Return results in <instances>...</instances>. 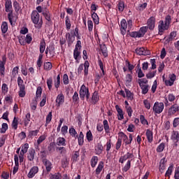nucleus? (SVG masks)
Instances as JSON below:
<instances>
[{
    "label": "nucleus",
    "mask_w": 179,
    "mask_h": 179,
    "mask_svg": "<svg viewBox=\"0 0 179 179\" xmlns=\"http://www.w3.org/2000/svg\"><path fill=\"white\" fill-rule=\"evenodd\" d=\"M77 40L80 41L81 37L80 34H79V28L76 27L74 30H71V33L67 32L66 34V38H67V44L68 47H71L72 44L75 41V38Z\"/></svg>",
    "instance_id": "nucleus-1"
},
{
    "label": "nucleus",
    "mask_w": 179,
    "mask_h": 179,
    "mask_svg": "<svg viewBox=\"0 0 179 179\" xmlns=\"http://www.w3.org/2000/svg\"><path fill=\"white\" fill-rule=\"evenodd\" d=\"M31 19L32 23H34L35 29H41L43 27V20H40V14L37 10H33L31 14Z\"/></svg>",
    "instance_id": "nucleus-2"
},
{
    "label": "nucleus",
    "mask_w": 179,
    "mask_h": 179,
    "mask_svg": "<svg viewBox=\"0 0 179 179\" xmlns=\"http://www.w3.org/2000/svg\"><path fill=\"white\" fill-rule=\"evenodd\" d=\"M127 32L129 33V36L132 37V38H141L142 37H145V34L148 33V28L146 27H141L137 31L129 32V30H128Z\"/></svg>",
    "instance_id": "nucleus-3"
},
{
    "label": "nucleus",
    "mask_w": 179,
    "mask_h": 179,
    "mask_svg": "<svg viewBox=\"0 0 179 179\" xmlns=\"http://www.w3.org/2000/svg\"><path fill=\"white\" fill-rule=\"evenodd\" d=\"M164 110V103L163 102L156 101L152 107L155 114H162Z\"/></svg>",
    "instance_id": "nucleus-4"
},
{
    "label": "nucleus",
    "mask_w": 179,
    "mask_h": 179,
    "mask_svg": "<svg viewBox=\"0 0 179 179\" xmlns=\"http://www.w3.org/2000/svg\"><path fill=\"white\" fill-rule=\"evenodd\" d=\"M155 24H156V17H150L147 21V26L143 27H146L147 31L148 29L151 31H153V30H155Z\"/></svg>",
    "instance_id": "nucleus-5"
},
{
    "label": "nucleus",
    "mask_w": 179,
    "mask_h": 179,
    "mask_svg": "<svg viewBox=\"0 0 179 179\" xmlns=\"http://www.w3.org/2000/svg\"><path fill=\"white\" fill-rule=\"evenodd\" d=\"M169 27L166 25L164 20H160L158 22V33L159 36H163V33L166 31V30H169Z\"/></svg>",
    "instance_id": "nucleus-6"
},
{
    "label": "nucleus",
    "mask_w": 179,
    "mask_h": 179,
    "mask_svg": "<svg viewBox=\"0 0 179 179\" xmlns=\"http://www.w3.org/2000/svg\"><path fill=\"white\" fill-rule=\"evenodd\" d=\"M89 92V87H87L85 84L81 85L80 89V98L82 100H85V96H86V94Z\"/></svg>",
    "instance_id": "nucleus-7"
},
{
    "label": "nucleus",
    "mask_w": 179,
    "mask_h": 179,
    "mask_svg": "<svg viewBox=\"0 0 179 179\" xmlns=\"http://www.w3.org/2000/svg\"><path fill=\"white\" fill-rule=\"evenodd\" d=\"M128 159H134V154L130 152H127L126 155L120 157L119 163H121V164H124V162H127Z\"/></svg>",
    "instance_id": "nucleus-8"
},
{
    "label": "nucleus",
    "mask_w": 179,
    "mask_h": 179,
    "mask_svg": "<svg viewBox=\"0 0 179 179\" xmlns=\"http://www.w3.org/2000/svg\"><path fill=\"white\" fill-rule=\"evenodd\" d=\"M65 103V96L64 94H59L57 95L56 99V106L57 107H60L61 104H64Z\"/></svg>",
    "instance_id": "nucleus-9"
},
{
    "label": "nucleus",
    "mask_w": 179,
    "mask_h": 179,
    "mask_svg": "<svg viewBox=\"0 0 179 179\" xmlns=\"http://www.w3.org/2000/svg\"><path fill=\"white\" fill-rule=\"evenodd\" d=\"M37 173H38V166H33L28 175H27V177L28 178H33L34 177V176H36L37 174Z\"/></svg>",
    "instance_id": "nucleus-10"
},
{
    "label": "nucleus",
    "mask_w": 179,
    "mask_h": 179,
    "mask_svg": "<svg viewBox=\"0 0 179 179\" xmlns=\"http://www.w3.org/2000/svg\"><path fill=\"white\" fill-rule=\"evenodd\" d=\"M43 163L46 169V171L48 173H50V171L52 170V164L51 163V162L47 159H44L43 160Z\"/></svg>",
    "instance_id": "nucleus-11"
},
{
    "label": "nucleus",
    "mask_w": 179,
    "mask_h": 179,
    "mask_svg": "<svg viewBox=\"0 0 179 179\" xmlns=\"http://www.w3.org/2000/svg\"><path fill=\"white\" fill-rule=\"evenodd\" d=\"M8 19L11 26H13V23H16V20H17V17L13 15V11H10L8 14Z\"/></svg>",
    "instance_id": "nucleus-12"
},
{
    "label": "nucleus",
    "mask_w": 179,
    "mask_h": 179,
    "mask_svg": "<svg viewBox=\"0 0 179 179\" xmlns=\"http://www.w3.org/2000/svg\"><path fill=\"white\" fill-rule=\"evenodd\" d=\"M136 54L137 55H148L149 51L145 50V48H137L135 50Z\"/></svg>",
    "instance_id": "nucleus-13"
},
{
    "label": "nucleus",
    "mask_w": 179,
    "mask_h": 179,
    "mask_svg": "<svg viewBox=\"0 0 179 179\" xmlns=\"http://www.w3.org/2000/svg\"><path fill=\"white\" fill-rule=\"evenodd\" d=\"M115 108L117 113L118 120L119 121H122V120H124V111H122V109L118 105L115 106Z\"/></svg>",
    "instance_id": "nucleus-14"
},
{
    "label": "nucleus",
    "mask_w": 179,
    "mask_h": 179,
    "mask_svg": "<svg viewBox=\"0 0 179 179\" xmlns=\"http://www.w3.org/2000/svg\"><path fill=\"white\" fill-rule=\"evenodd\" d=\"M73 58L76 60V62L79 64V61L82 58V56L80 55V51L79 50H73Z\"/></svg>",
    "instance_id": "nucleus-15"
},
{
    "label": "nucleus",
    "mask_w": 179,
    "mask_h": 179,
    "mask_svg": "<svg viewBox=\"0 0 179 179\" xmlns=\"http://www.w3.org/2000/svg\"><path fill=\"white\" fill-rule=\"evenodd\" d=\"M57 146H66V140L64 137H59L56 140Z\"/></svg>",
    "instance_id": "nucleus-16"
},
{
    "label": "nucleus",
    "mask_w": 179,
    "mask_h": 179,
    "mask_svg": "<svg viewBox=\"0 0 179 179\" xmlns=\"http://www.w3.org/2000/svg\"><path fill=\"white\" fill-rule=\"evenodd\" d=\"M99 100H100V96H99V92L97 91H95L92 96V104H97Z\"/></svg>",
    "instance_id": "nucleus-17"
},
{
    "label": "nucleus",
    "mask_w": 179,
    "mask_h": 179,
    "mask_svg": "<svg viewBox=\"0 0 179 179\" xmlns=\"http://www.w3.org/2000/svg\"><path fill=\"white\" fill-rule=\"evenodd\" d=\"M101 51L104 57V58H107L108 57V52L107 51V46L106 44H100Z\"/></svg>",
    "instance_id": "nucleus-18"
},
{
    "label": "nucleus",
    "mask_w": 179,
    "mask_h": 179,
    "mask_svg": "<svg viewBox=\"0 0 179 179\" xmlns=\"http://www.w3.org/2000/svg\"><path fill=\"white\" fill-rule=\"evenodd\" d=\"M103 149H104V147H103V144H101V143H97L96 146L95 147L96 155H101V153H103Z\"/></svg>",
    "instance_id": "nucleus-19"
},
{
    "label": "nucleus",
    "mask_w": 179,
    "mask_h": 179,
    "mask_svg": "<svg viewBox=\"0 0 179 179\" xmlns=\"http://www.w3.org/2000/svg\"><path fill=\"white\" fill-rule=\"evenodd\" d=\"M31 120V115L30 113H27L24 117V127H29V124H30V121Z\"/></svg>",
    "instance_id": "nucleus-20"
},
{
    "label": "nucleus",
    "mask_w": 179,
    "mask_h": 179,
    "mask_svg": "<svg viewBox=\"0 0 179 179\" xmlns=\"http://www.w3.org/2000/svg\"><path fill=\"white\" fill-rule=\"evenodd\" d=\"M145 135L149 143H152L153 142V132L150 129H147Z\"/></svg>",
    "instance_id": "nucleus-21"
},
{
    "label": "nucleus",
    "mask_w": 179,
    "mask_h": 179,
    "mask_svg": "<svg viewBox=\"0 0 179 179\" xmlns=\"http://www.w3.org/2000/svg\"><path fill=\"white\" fill-rule=\"evenodd\" d=\"M177 112H178L177 109V103H174L169 109V114H170V115H174V114H176Z\"/></svg>",
    "instance_id": "nucleus-22"
},
{
    "label": "nucleus",
    "mask_w": 179,
    "mask_h": 179,
    "mask_svg": "<svg viewBox=\"0 0 179 179\" xmlns=\"http://www.w3.org/2000/svg\"><path fill=\"white\" fill-rule=\"evenodd\" d=\"M171 139L173 141V142H178L179 141V133L178 131H173L171 136Z\"/></svg>",
    "instance_id": "nucleus-23"
},
{
    "label": "nucleus",
    "mask_w": 179,
    "mask_h": 179,
    "mask_svg": "<svg viewBox=\"0 0 179 179\" xmlns=\"http://www.w3.org/2000/svg\"><path fill=\"white\" fill-rule=\"evenodd\" d=\"M124 92L126 93V97L127 98V100L132 101V100H134V93L131 92V90L127 88H124Z\"/></svg>",
    "instance_id": "nucleus-24"
},
{
    "label": "nucleus",
    "mask_w": 179,
    "mask_h": 179,
    "mask_svg": "<svg viewBox=\"0 0 179 179\" xmlns=\"http://www.w3.org/2000/svg\"><path fill=\"white\" fill-rule=\"evenodd\" d=\"M36 155V150L34 149H31L29 150L27 159L29 162H33L34 160V155Z\"/></svg>",
    "instance_id": "nucleus-25"
},
{
    "label": "nucleus",
    "mask_w": 179,
    "mask_h": 179,
    "mask_svg": "<svg viewBox=\"0 0 179 179\" xmlns=\"http://www.w3.org/2000/svg\"><path fill=\"white\" fill-rule=\"evenodd\" d=\"M43 55H39L38 60L36 62V68L40 71L41 66H43Z\"/></svg>",
    "instance_id": "nucleus-26"
},
{
    "label": "nucleus",
    "mask_w": 179,
    "mask_h": 179,
    "mask_svg": "<svg viewBox=\"0 0 179 179\" xmlns=\"http://www.w3.org/2000/svg\"><path fill=\"white\" fill-rule=\"evenodd\" d=\"M92 19L94 23V24H99L100 23V18L99 15L95 12L92 13Z\"/></svg>",
    "instance_id": "nucleus-27"
},
{
    "label": "nucleus",
    "mask_w": 179,
    "mask_h": 179,
    "mask_svg": "<svg viewBox=\"0 0 179 179\" xmlns=\"http://www.w3.org/2000/svg\"><path fill=\"white\" fill-rule=\"evenodd\" d=\"M85 136L83 135V132L80 131L79 136L78 138V142L79 146H83V143H85V140H84Z\"/></svg>",
    "instance_id": "nucleus-28"
},
{
    "label": "nucleus",
    "mask_w": 179,
    "mask_h": 179,
    "mask_svg": "<svg viewBox=\"0 0 179 179\" xmlns=\"http://www.w3.org/2000/svg\"><path fill=\"white\" fill-rule=\"evenodd\" d=\"M42 15L44 16L45 20L48 22H51V14L50 13V11L48 10L42 11Z\"/></svg>",
    "instance_id": "nucleus-29"
},
{
    "label": "nucleus",
    "mask_w": 179,
    "mask_h": 179,
    "mask_svg": "<svg viewBox=\"0 0 179 179\" xmlns=\"http://www.w3.org/2000/svg\"><path fill=\"white\" fill-rule=\"evenodd\" d=\"M6 12H12V1L7 0L5 4Z\"/></svg>",
    "instance_id": "nucleus-30"
},
{
    "label": "nucleus",
    "mask_w": 179,
    "mask_h": 179,
    "mask_svg": "<svg viewBox=\"0 0 179 179\" xmlns=\"http://www.w3.org/2000/svg\"><path fill=\"white\" fill-rule=\"evenodd\" d=\"M38 132H40L39 129L29 131L28 134V138L33 139L34 136H37V135H38Z\"/></svg>",
    "instance_id": "nucleus-31"
},
{
    "label": "nucleus",
    "mask_w": 179,
    "mask_h": 179,
    "mask_svg": "<svg viewBox=\"0 0 179 179\" xmlns=\"http://www.w3.org/2000/svg\"><path fill=\"white\" fill-rule=\"evenodd\" d=\"M89 66H90V63H89V61L86 60L84 63L85 76H87V75H89Z\"/></svg>",
    "instance_id": "nucleus-32"
},
{
    "label": "nucleus",
    "mask_w": 179,
    "mask_h": 179,
    "mask_svg": "<svg viewBox=\"0 0 179 179\" xmlns=\"http://www.w3.org/2000/svg\"><path fill=\"white\" fill-rule=\"evenodd\" d=\"M117 8L119 12H124V9H125V3H124V1L120 0L118 1Z\"/></svg>",
    "instance_id": "nucleus-33"
},
{
    "label": "nucleus",
    "mask_w": 179,
    "mask_h": 179,
    "mask_svg": "<svg viewBox=\"0 0 179 179\" xmlns=\"http://www.w3.org/2000/svg\"><path fill=\"white\" fill-rule=\"evenodd\" d=\"M39 51L41 55L44 54V52L45 51V41H41L40 42V48H39Z\"/></svg>",
    "instance_id": "nucleus-34"
},
{
    "label": "nucleus",
    "mask_w": 179,
    "mask_h": 179,
    "mask_svg": "<svg viewBox=\"0 0 179 179\" xmlns=\"http://www.w3.org/2000/svg\"><path fill=\"white\" fill-rule=\"evenodd\" d=\"M159 169V171H163V170L166 169V158H162L160 160Z\"/></svg>",
    "instance_id": "nucleus-35"
},
{
    "label": "nucleus",
    "mask_w": 179,
    "mask_h": 179,
    "mask_svg": "<svg viewBox=\"0 0 179 179\" xmlns=\"http://www.w3.org/2000/svg\"><path fill=\"white\" fill-rule=\"evenodd\" d=\"M141 89L142 94H148L149 92V85H139Z\"/></svg>",
    "instance_id": "nucleus-36"
},
{
    "label": "nucleus",
    "mask_w": 179,
    "mask_h": 179,
    "mask_svg": "<svg viewBox=\"0 0 179 179\" xmlns=\"http://www.w3.org/2000/svg\"><path fill=\"white\" fill-rule=\"evenodd\" d=\"M28 150H29V143H25L22 146H21V151L20 154L26 155V153H27Z\"/></svg>",
    "instance_id": "nucleus-37"
},
{
    "label": "nucleus",
    "mask_w": 179,
    "mask_h": 179,
    "mask_svg": "<svg viewBox=\"0 0 179 179\" xmlns=\"http://www.w3.org/2000/svg\"><path fill=\"white\" fill-rule=\"evenodd\" d=\"M103 167H104V163L103 162H99V164L95 171L96 176H99V174H100V173H101V170H103Z\"/></svg>",
    "instance_id": "nucleus-38"
},
{
    "label": "nucleus",
    "mask_w": 179,
    "mask_h": 179,
    "mask_svg": "<svg viewBox=\"0 0 179 179\" xmlns=\"http://www.w3.org/2000/svg\"><path fill=\"white\" fill-rule=\"evenodd\" d=\"M176 37H177V32L173 31L170 33L169 37L166 39V42L170 43V41H173Z\"/></svg>",
    "instance_id": "nucleus-39"
},
{
    "label": "nucleus",
    "mask_w": 179,
    "mask_h": 179,
    "mask_svg": "<svg viewBox=\"0 0 179 179\" xmlns=\"http://www.w3.org/2000/svg\"><path fill=\"white\" fill-rule=\"evenodd\" d=\"M43 69L45 71H51L52 69V63L47 62L44 63Z\"/></svg>",
    "instance_id": "nucleus-40"
},
{
    "label": "nucleus",
    "mask_w": 179,
    "mask_h": 179,
    "mask_svg": "<svg viewBox=\"0 0 179 179\" xmlns=\"http://www.w3.org/2000/svg\"><path fill=\"white\" fill-rule=\"evenodd\" d=\"M65 24L66 30H71L72 24H71V19H69V16L68 15L66 16Z\"/></svg>",
    "instance_id": "nucleus-41"
},
{
    "label": "nucleus",
    "mask_w": 179,
    "mask_h": 179,
    "mask_svg": "<svg viewBox=\"0 0 179 179\" xmlns=\"http://www.w3.org/2000/svg\"><path fill=\"white\" fill-rule=\"evenodd\" d=\"M173 170H174V165L171 164L168 168V170L166 171L165 173V177H170L171 174L173 173Z\"/></svg>",
    "instance_id": "nucleus-42"
},
{
    "label": "nucleus",
    "mask_w": 179,
    "mask_h": 179,
    "mask_svg": "<svg viewBox=\"0 0 179 179\" xmlns=\"http://www.w3.org/2000/svg\"><path fill=\"white\" fill-rule=\"evenodd\" d=\"M98 162H99V157H97V156L92 157L91 159V166L92 168L96 167V165L97 164Z\"/></svg>",
    "instance_id": "nucleus-43"
},
{
    "label": "nucleus",
    "mask_w": 179,
    "mask_h": 179,
    "mask_svg": "<svg viewBox=\"0 0 179 179\" xmlns=\"http://www.w3.org/2000/svg\"><path fill=\"white\" fill-rule=\"evenodd\" d=\"M69 133L72 136V138H78V132H76V130L75 128H73V127H71L69 129Z\"/></svg>",
    "instance_id": "nucleus-44"
},
{
    "label": "nucleus",
    "mask_w": 179,
    "mask_h": 179,
    "mask_svg": "<svg viewBox=\"0 0 179 179\" xmlns=\"http://www.w3.org/2000/svg\"><path fill=\"white\" fill-rule=\"evenodd\" d=\"M131 162H132V160H129V159L127 162L124 166L122 169V171H124V173H127V171H128V170L131 169Z\"/></svg>",
    "instance_id": "nucleus-45"
},
{
    "label": "nucleus",
    "mask_w": 179,
    "mask_h": 179,
    "mask_svg": "<svg viewBox=\"0 0 179 179\" xmlns=\"http://www.w3.org/2000/svg\"><path fill=\"white\" fill-rule=\"evenodd\" d=\"M103 124L106 134H110V126L108 125V121H107V120H104Z\"/></svg>",
    "instance_id": "nucleus-46"
},
{
    "label": "nucleus",
    "mask_w": 179,
    "mask_h": 179,
    "mask_svg": "<svg viewBox=\"0 0 179 179\" xmlns=\"http://www.w3.org/2000/svg\"><path fill=\"white\" fill-rule=\"evenodd\" d=\"M164 148H166V143H160L156 149L157 153H162V152L164 150Z\"/></svg>",
    "instance_id": "nucleus-47"
},
{
    "label": "nucleus",
    "mask_w": 179,
    "mask_h": 179,
    "mask_svg": "<svg viewBox=\"0 0 179 179\" xmlns=\"http://www.w3.org/2000/svg\"><path fill=\"white\" fill-rule=\"evenodd\" d=\"M132 82V76L131 74L126 75V86H131V83Z\"/></svg>",
    "instance_id": "nucleus-48"
},
{
    "label": "nucleus",
    "mask_w": 179,
    "mask_h": 179,
    "mask_svg": "<svg viewBox=\"0 0 179 179\" xmlns=\"http://www.w3.org/2000/svg\"><path fill=\"white\" fill-rule=\"evenodd\" d=\"M164 23L166 24V26H168L170 28V24H171V16L170 15H168L165 17Z\"/></svg>",
    "instance_id": "nucleus-49"
},
{
    "label": "nucleus",
    "mask_w": 179,
    "mask_h": 179,
    "mask_svg": "<svg viewBox=\"0 0 179 179\" xmlns=\"http://www.w3.org/2000/svg\"><path fill=\"white\" fill-rule=\"evenodd\" d=\"M1 31L3 34L8 31V22H3L1 24Z\"/></svg>",
    "instance_id": "nucleus-50"
},
{
    "label": "nucleus",
    "mask_w": 179,
    "mask_h": 179,
    "mask_svg": "<svg viewBox=\"0 0 179 179\" xmlns=\"http://www.w3.org/2000/svg\"><path fill=\"white\" fill-rule=\"evenodd\" d=\"M18 118L16 117H14L13 122H12V128L13 129H17V125L19 124V120H17Z\"/></svg>",
    "instance_id": "nucleus-51"
},
{
    "label": "nucleus",
    "mask_w": 179,
    "mask_h": 179,
    "mask_svg": "<svg viewBox=\"0 0 179 179\" xmlns=\"http://www.w3.org/2000/svg\"><path fill=\"white\" fill-rule=\"evenodd\" d=\"M24 81H23V79H22V77L19 76L17 77V85L18 87H26V85H24Z\"/></svg>",
    "instance_id": "nucleus-52"
},
{
    "label": "nucleus",
    "mask_w": 179,
    "mask_h": 179,
    "mask_svg": "<svg viewBox=\"0 0 179 179\" xmlns=\"http://www.w3.org/2000/svg\"><path fill=\"white\" fill-rule=\"evenodd\" d=\"M60 85H61V76L59 74L57 76L56 80H55V87L56 89H58Z\"/></svg>",
    "instance_id": "nucleus-53"
},
{
    "label": "nucleus",
    "mask_w": 179,
    "mask_h": 179,
    "mask_svg": "<svg viewBox=\"0 0 179 179\" xmlns=\"http://www.w3.org/2000/svg\"><path fill=\"white\" fill-rule=\"evenodd\" d=\"M18 95L20 97H24L26 96V87L20 88Z\"/></svg>",
    "instance_id": "nucleus-54"
},
{
    "label": "nucleus",
    "mask_w": 179,
    "mask_h": 179,
    "mask_svg": "<svg viewBox=\"0 0 179 179\" xmlns=\"http://www.w3.org/2000/svg\"><path fill=\"white\" fill-rule=\"evenodd\" d=\"M8 124L7 123H3L1 125V128L0 129V134H5L6 131H8Z\"/></svg>",
    "instance_id": "nucleus-55"
},
{
    "label": "nucleus",
    "mask_w": 179,
    "mask_h": 179,
    "mask_svg": "<svg viewBox=\"0 0 179 179\" xmlns=\"http://www.w3.org/2000/svg\"><path fill=\"white\" fill-rule=\"evenodd\" d=\"M48 150L50 153H52V152H55V143H50L48 146Z\"/></svg>",
    "instance_id": "nucleus-56"
},
{
    "label": "nucleus",
    "mask_w": 179,
    "mask_h": 179,
    "mask_svg": "<svg viewBox=\"0 0 179 179\" xmlns=\"http://www.w3.org/2000/svg\"><path fill=\"white\" fill-rule=\"evenodd\" d=\"M1 92H2L3 94H6V93H8V92H9V88L8 87V85H6V83L2 84Z\"/></svg>",
    "instance_id": "nucleus-57"
},
{
    "label": "nucleus",
    "mask_w": 179,
    "mask_h": 179,
    "mask_svg": "<svg viewBox=\"0 0 179 179\" xmlns=\"http://www.w3.org/2000/svg\"><path fill=\"white\" fill-rule=\"evenodd\" d=\"M52 120V112H50L48 115L46 116V123L45 127H47L48 124L50 123Z\"/></svg>",
    "instance_id": "nucleus-58"
},
{
    "label": "nucleus",
    "mask_w": 179,
    "mask_h": 179,
    "mask_svg": "<svg viewBox=\"0 0 179 179\" xmlns=\"http://www.w3.org/2000/svg\"><path fill=\"white\" fill-rule=\"evenodd\" d=\"M156 73H157V71H154L152 72H149L146 74L147 79H152L156 76Z\"/></svg>",
    "instance_id": "nucleus-59"
},
{
    "label": "nucleus",
    "mask_w": 179,
    "mask_h": 179,
    "mask_svg": "<svg viewBox=\"0 0 179 179\" xmlns=\"http://www.w3.org/2000/svg\"><path fill=\"white\" fill-rule=\"evenodd\" d=\"M50 179H61V173H50L49 175Z\"/></svg>",
    "instance_id": "nucleus-60"
},
{
    "label": "nucleus",
    "mask_w": 179,
    "mask_h": 179,
    "mask_svg": "<svg viewBox=\"0 0 179 179\" xmlns=\"http://www.w3.org/2000/svg\"><path fill=\"white\" fill-rule=\"evenodd\" d=\"M122 145V138H118L115 144L116 150H120V148H121Z\"/></svg>",
    "instance_id": "nucleus-61"
},
{
    "label": "nucleus",
    "mask_w": 179,
    "mask_h": 179,
    "mask_svg": "<svg viewBox=\"0 0 179 179\" xmlns=\"http://www.w3.org/2000/svg\"><path fill=\"white\" fill-rule=\"evenodd\" d=\"M86 138L88 142H92V141H93V134H92V131L90 130L87 132Z\"/></svg>",
    "instance_id": "nucleus-62"
},
{
    "label": "nucleus",
    "mask_w": 179,
    "mask_h": 179,
    "mask_svg": "<svg viewBox=\"0 0 179 179\" xmlns=\"http://www.w3.org/2000/svg\"><path fill=\"white\" fill-rule=\"evenodd\" d=\"M46 83H47L48 90H51L52 89V78L50 77V78H48Z\"/></svg>",
    "instance_id": "nucleus-63"
},
{
    "label": "nucleus",
    "mask_w": 179,
    "mask_h": 179,
    "mask_svg": "<svg viewBox=\"0 0 179 179\" xmlns=\"http://www.w3.org/2000/svg\"><path fill=\"white\" fill-rule=\"evenodd\" d=\"M32 41L33 38L31 37V34H27L25 38V43H27V44H30Z\"/></svg>",
    "instance_id": "nucleus-64"
}]
</instances>
